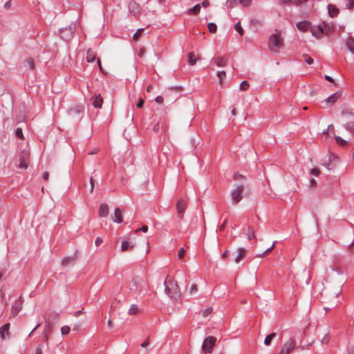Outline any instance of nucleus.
<instances>
[{"label":"nucleus","mask_w":354,"mask_h":354,"mask_svg":"<svg viewBox=\"0 0 354 354\" xmlns=\"http://www.w3.org/2000/svg\"><path fill=\"white\" fill-rule=\"evenodd\" d=\"M217 66H224L227 64V60L225 57H215L212 59Z\"/></svg>","instance_id":"obj_16"},{"label":"nucleus","mask_w":354,"mask_h":354,"mask_svg":"<svg viewBox=\"0 0 354 354\" xmlns=\"http://www.w3.org/2000/svg\"><path fill=\"white\" fill-rule=\"evenodd\" d=\"M185 249L183 248H181L179 251H178V257L179 258V259H181L184 257L185 256Z\"/></svg>","instance_id":"obj_44"},{"label":"nucleus","mask_w":354,"mask_h":354,"mask_svg":"<svg viewBox=\"0 0 354 354\" xmlns=\"http://www.w3.org/2000/svg\"><path fill=\"white\" fill-rule=\"evenodd\" d=\"M139 311L138 307L136 304H132L129 309V314L131 315H136Z\"/></svg>","instance_id":"obj_28"},{"label":"nucleus","mask_w":354,"mask_h":354,"mask_svg":"<svg viewBox=\"0 0 354 354\" xmlns=\"http://www.w3.org/2000/svg\"><path fill=\"white\" fill-rule=\"evenodd\" d=\"M115 223H120L123 221L122 213L120 208H115L114 214L111 216Z\"/></svg>","instance_id":"obj_11"},{"label":"nucleus","mask_w":354,"mask_h":354,"mask_svg":"<svg viewBox=\"0 0 354 354\" xmlns=\"http://www.w3.org/2000/svg\"><path fill=\"white\" fill-rule=\"evenodd\" d=\"M208 30L211 33H215L217 30V26L214 23H209L207 25Z\"/></svg>","instance_id":"obj_31"},{"label":"nucleus","mask_w":354,"mask_h":354,"mask_svg":"<svg viewBox=\"0 0 354 354\" xmlns=\"http://www.w3.org/2000/svg\"><path fill=\"white\" fill-rule=\"evenodd\" d=\"M295 347V341L289 339L283 346L279 354H288Z\"/></svg>","instance_id":"obj_8"},{"label":"nucleus","mask_w":354,"mask_h":354,"mask_svg":"<svg viewBox=\"0 0 354 354\" xmlns=\"http://www.w3.org/2000/svg\"><path fill=\"white\" fill-rule=\"evenodd\" d=\"M149 344V340H148V339H146V340H145V341L142 343L141 346H142V347H143V348H145V347H147Z\"/></svg>","instance_id":"obj_58"},{"label":"nucleus","mask_w":354,"mask_h":354,"mask_svg":"<svg viewBox=\"0 0 354 354\" xmlns=\"http://www.w3.org/2000/svg\"><path fill=\"white\" fill-rule=\"evenodd\" d=\"M24 64H25V67L29 68V69H31V70H33L34 68H35V63H34V61L32 59H28L26 60V62H24Z\"/></svg>","instance_id":"obj_29"},{"label":"nucleus","mask_w":354,"mask_h":354,"mask_svg":"<svg viewBox=\"0 0 354 354\" xmlns=\"http://www.w3.org/2000/svg\"><path fill=\"white\" fill-rule=\"evenodd\" d=\"M303 56H304L305 62L308 64L310 65L313 63V59H312L308 55L304 54Z\"/></svg>","instance_id":"obj_38"},{"label":"nucleus","mask_w":354,"mask_h":354,"mask_svg":"<svg viewBox=\"0 0 354 354\" xmlns=\"http://www.w3.org/2000/svg\"><path fill=\"white\" fill-rule=\"evenodd\" d=\"M275 246V242H274L272 245V246H270V248H268L266 252H264L261 255H260V257H263L267 252H270Z\"/></svg>","instance_id":"obj_50"},{"label":"nucleus","mask_w":354,"mask_h":354,"mask_svg":"<svg viewBox=\"0 0 354 354\" xmlns=\"http://www.w3.org/2000/svg\"><path fill=\"white\" fill-rule=\"evenodd\" d=\"M197 290H198V286L196 284L194 283L190 287L189 293L191 295H193V294L196 293L197 292Z\"/></svg>","instance_id":"obj_40"},{"label":"nucleus","mask_w":354,"mask_h":354,"mask_svg":"<svg viewBox=\"0 0 354 354\" xmlns=\"http://www.w3.org/2000/svg\"><path fill=\"white\" fill-rule=\"evenodd\" d=\"M109 214V207L106 204H101L99 207V215L101 217H106Z\"/></svg>","instance_id":"obj_15"},{"label":"nucleus","mask_w":354,"mask_h":354,"mask_svg":"<svg viewBox=\"0 0 354 354\" xmlns=\"http://www.w3.org/2000/svg\"><path fill=\"white\" fill-rule=\"evenodd\" d=\"M144 29L143 28H140L138 29L136 32L133 35V39L134 41H138L139 39V38L141 36V34L142 32H143Z\"/></svg>","instance_id":"obj_32"},{"label":"nucleus","mask_w":354,"mask_h":354,"mask_svg":"<svg viewBox=\"0 0 354 354\" xmlns=\"http://www.w3.org/2000/svg\"><path fill=\"white\" fill-rule=\"evenodd\" d=\"M246 254V250L244 248H239L237 250V256L236 257L234 261L236 263H239L243 258L245 257Z\"/></svg>","instance_id":"obj_13"},{"label":"nucleus","mask_w":354,"mask_h":354,"mask_svg":"<svg viewBox=\"0 0 354 354\" xmlns=\"http://www.w3.org/2000/svg\"><path fill=\"white\" fill-rule=\"evenodd\" d=\"M250 86L249 83L247 81H243L240 84V89L241 91H246Z\"/></svg>","instance_id":"obj_35"},{"label":"nucleus","mask_w":354,"mask_h":354,"mask_svg":"<svg viewBox=\"0 0 354 354\" xmlns=\"http://www.w3.org/2000/svg\"><path fill=\"white\" fill-rule=\"evenodd\" d=\"M16 135L18 138H23V132H22V129H20V128H18L17 130H16Z\"/></svg>","instance_id":"obj_48"},{"label":"nucleus","mask_w":354,"mask_h":354,"mask_svg":"<svg viewBox=\"0 0 354 354\" xmlns=\"http://www.w3.org/2000/svg\"><path fill=\"white\" fill-rule=\"evenodd\" d=\"M234 29L240 34V35L243 36L244 34V30L241 26V23L239 21L234 25Z\"/></svg>","instance_id":"obj_30"},{"label":"nucleus","mask_w":354,"mask_h":354,"mask_svg":"<svg viewBox=\"0 0 354 354\" xmlns=\"http://www.w3.org/2000/svg\"><path fill=\"white\" fill-rule=\"evenodd\" d=\"M138 7L137 4L133 2L131 3L129 5V10L131 12H134V9H136Z\"/></svg>","instance_id":"obj_49"},{"label":"nucleus","mask_w":354,"mask_h":354,"mask_svg":"<svg viewBox=\"0 0 354 354\" xmlns=\"http://www.w3.org/2000/svg\"><path fill=\"white\" fill-rule=\"evenodd\" d=\"M330 129H331L334 131V127H333V125H329L328 129H327V130L324 131L322 133L323 134L328 133V132L330 130Z\"/></svg>","instance_id":"obj_63"},{"label":"nucleus","mask_w":354,"mask_h":354,"mask_svg":"<svg viewBox=\"0 0 354 354\" xmlns=\"http://www.w3.org/2000/svg\"><path fill=\"white\" fill-rule=\"evenodd\" d=\"M145 103V100L143 98L140 97L136 104V106L139 109L142 108L143 106V104Z\"/></svg>","instance_id":"obj_47"},{"label":"nucleus","mask_w":354,"mask_h":354,"mask_svg":"<svg viewBox=\"0 0 354 354\" xmlns=\"http://www.w3.org/2000/svg\"><path fill=\"white\" fill-rule=\"evenodd\" d=\"M90 185H91V192H93L94 187V179L93 177L90 178Z\"/></svg>","instance_id":"obj_53"},{"label":"nucleus","mask_w":354,"mask_h":354,"mask_svg":"<svg viewBox=\"0 0 354 354\" xmlns=\"http://www.w3.org/2000/svg\"><path fill=\"white\" fill-rule=\"evenodd\" d=\"M82 313H84V309L75 312L74 316L75 317H78L80 315H81Z\"/></svg>","instance_id":"obj_61"},{"label":"nucleus","mask_w":354,"mask_h":354,"mask_svg":"<svg viewBox=\"0 0 354 354\" xmlns=\"http://www.w3.org/2000/svg\"><path fill=\"white\" fill-rule=\"evenodd\" d=\"M70 332V327L68 326H62L61 328V333L63 335L68 334Z\"/></svg>","instance_id":"obj_39"},{"label":"nucleus","mask_w":354,"mask_h":354,"mask_svg":"<svg viewBox=\"0 0 354 354\" xmlns=\"http://www.w3.org/2000/svg\"><path fill=\"white\" fill-rule=\"evenodd\" d=\"M336 142L339 145L341 146H345L347 144V142L339 136L336 137Z\"/></svg>","instance_id":"obj_37"},{"label":"nucleus","mask_w":354,"mask_h":354,"mask_svg":"<svg viewBox=\"0 0 354 354\" xmlns=\"http://www.w3.org/2000/svg\"><path fill=\"white\" fill-rule=\"evenodd\" d=\"M49 174L48 171H45L43 174V179L47 180L48 179Z\"/></svg>","instance_id":"obj_60"},{"label":"nucleus","mask_w":354,"mask_h":354,"mask_svg":"<svg viewBox=\"0 0 354 354\" xmlns=\"http://www.w3.org/2000/svg\"><path fill=\"white\" fill-rule=\"evenodd\" d=\"M277 334L275 333H272L269 335H267L264 340V344L266 346H270L271 344L272 340L274 337H275Z\"/></svg>","instance_id":"obj_26"},{"label":"nucleus","mask_w":354,"mask_h":354,"mask_svg":"<svg viewBox=\"0 0 354 354\" xmlns=\"http://www.w3.org/2000/svg\"><path fill=\"white\" fill-rule=\"evenodd\" d=\"M292 2V0H279V3L281 5L288 4Z\"/></svg>","instance_id":"obj_52"},{"label":"nucleus","mask_w":354,"mask_h":354,"mask_svg":"<svg viewBox=\"0 0 354 354\" xmlns=\"http://www.w3.org/2000/svg\"><path fill=\"white\" fill-rule=\"evenodd\" d=\"M10 324L7 323L0 328V336L2 340L6 339L10 337Z\"/></svg>","instance_id":"obj_10"},{"label":"nucleus","mask_w":354,"mask_h":354,"mask_svg":"<svg viewBox=\"0 0 354 354\" xmlns=\"http://www.w3.org/2000/svg\"><path fill=\"white\" fill-rule=\"evenodd\" d=\"M133 248V245L131 244L129 241H124L122 242L121 250L122 252H125L129 249L132 250Z\"/></svg>","instance_id":"obj_21"},{"label":"nucleus","mask_w":354,"mask_h":354,"mask_svg":"<svg viewBox=\"0 0 354 354\" xmlns=\"http://www.w3.org/2000/svg\"><path fill=\"white\" fill-rule=\"evenodd\" d=\"M324 78L327 81H329L330 82H334V80L329 75H325Z\"/></svg>","instance_id":"obj_62"},{"label":"nucleus","mask_w":354,"mask_h":354,"mask_svg":"<svg viewBox=\"0 0 354 354\" xmlns=\"http://www.w3.org/2000/svg\"><path fill=\"white\" fill-rule=\"evenodd\" d=\"M310 174L315 176H318L321 174V171L318 168H313L310 170Z\"/></svg>","instance_id":"obj_42"},{"label":"nucleus","mask_w":354,"mask_h":354,"mask_svg":"<svg viewBox=\"0 0 354 354\" xmlns=\"http://www.w3.org/2000/svg\"><path fill=\"white\" fill-rule=\"evenodd\" d=\"M332 270L337 272V273L339 274H342V268H340L339 266H338L337 264H334L332 267Z\"/></svg>","instance_id":"obj_41"},{"label":"nucleus","mask_w":354,"mask_h":354,"mask_svg":"<svg viewBox=\"0 0 354 354\" xmlns=\"http://www.w3.org/2000/svg\"><path fill=\"white\" fill-rule=\"evenodd\" d=\"M198 60V58L194 53H189L187 55V62L189 65H194Z\"/></svg>","instance_id":"obj_19"},{"label":"nucleus","mask_w":354,"mask_h":354,"mask_svg":"<svg viewBox=\"0 0 354 354\" xmlns=\"http://www.w3.org/2000/svg\"><path fill=\"white\" fill-rule=\"evenodd\" d=\"M156 104L160 106V107L158 109L160 113H165V110L162 107L164 104V97L162 96L159 95L156 97Z\"/></svg>","instance_id":"obj_22"},{"label":"nucleus","mask_w":354,"mask_h":354,"mask_svg":"<svg viewBox=\"0 0 354 354\" xmlns=\"http://www.w3.org/2000/svg\"><path fill=\"white\" fill-rule=\"evenodd\" d=\"M164 285L165 292L171 299L175 301H179L182 299L183 293L174 278L167 276Z\"/></svg>","instance_id":"obj_1"},{"label":"nucleus","mask_w":354,"mask_h":354,"mask_svg":"<svg viewBox=\"0 0 354 354\" xmlns=\"http://www.w3.org/2000/svg\"><path fill=\"white\" fill-rule=\"evenodd\" d=\"M233 178L234 180H241L245 179V177L239 172H236L233 175Z\"/></svg>","instance_id":"obj_34"},{"label":"nucleus","mask_w":354,"mask_h":354,"mask_svg":"<svg viewBox=\"0 0 354 354\" xmlns=\"http://www.w3.org/2000/svg\"><path fill=\"white\" fill-rule=\"evenodd\" d=\"M212 312H213V308L207 307L205 309L201 310L199 311V314L201 315L203 317H206L208 315H209Z\"/></svg>","instance_id":"obj_24"},{"label":"nucleus","mask_w":354,"mask_h":354,"mask_svg":"<svg viewBox=\"0 0 354 354\" xmlns=\"http://www.w3.org/2000/svg\"><path fill=\"white\" fill-rule=\"evenodd\" d=\"M217 76L219 78V83L222 84L223 80L225 77V72L222 71L217 73Z\"/></svg>","instance_id":"obj_33"},{"label":"nucleus","mask_w":354,"mask_h":354,"mask_svg":"<svg viewBox=\"0 0 354 354\" xmlns=\"http://www.w3.org/2000/svg\"><path fill=\"white\" fill-rule=\"evenodd\" d=\"M30 160V153L27 150H22L19 155V168L26 169L28 167Z\"/></svg>","instance_id":"obj_3"},{"label":"nucleus","mask_w":354,"mask_h":354,"mask_svg":"<svg viewBox=\"0 0 354 354\" xmlns=\"http://www.w3.org/2000/svg\"><path fill=\"white\" fill-rule=\"evenodd\" d=\"M200 10H201V5L196 4L193 8L189 9L187 11V13L189 15H197L198 13L200 12Z\"/></svg>","instance_id":"obj_27"},{"label":"nucleus","mask_w":354,"mask_h":354,"mask_svg":"<svg viewBox=\"0 0 354 354\" xmlns=\"http://www.w3.org/2000/svg\"><path fill=\"white\" fill-rule=\"evenodd\" d=\"M202 6L204 7V8H207L209 6V2L208 0H205L203 1L202 3Z\"/></svg>","instance_id":"obj_57"},{"label":"nucleus","mask_w":354,"mask_h":354,"mask_svg":"<svg viewBox=\"0 0 354 354\" xmlns=\"http://www.w3.org/2000/svg\"><path fill=\"white\" fill-rule=\"evenodd\" d=\"M283 46V39L281 33L275 30V33L271 35L268 39V47L272 52L278 53Z\"/></svg>","instance_id":"obj_2"},{"label":"nucleus","mask_w":354,"mask_h":354,"mask_svg":"<svg viewBox=\"0 0 354 354\" xmlns=\"http://www.w3.org/2000/svg\"><path fill=\"white\" fill-rule=\"evenodd\" d=\"M86 59V62L88 63H91L95 61V54L91 49H88L87 50Z\"/></svg>","instance_id":"obj_18"},{"label":"nucleus","mask_w":354,"mask_h":354,"mask_svg":"<svg viewBox=\"0 0 354 354\" xmlns=\"http://www.w3.org/2000/svg\"><path fill=\"white\" fill-rule=\"evenodd\" d=\"M309 26V24L307 21H300L297 24V28L302 32H306Z\"/></svg>","instance_id":"obj_20"},{"label":"nucleus","mask_w":354,"mask_h":354,"mask_svg":"<svg viewBox=\"0 0 354 354\" xmlns=\"http://www.w3.org/2000/svg\"><path fill=\"white\" fill-rule=\"evenodd\" d=\"M316 183H316V180H315V179H313H313H311V180H310V187H314V186H315V185H316Z\"/></svg>","instance_id":"obj_64"},{"label":"nucleus","mask_w":354,"mask_h":354,"mask_svg":"<svg viewBox=\"0 0 354 354\" xmlns=\"http://www.w3.org/2000/svg\"><path fill=\"white\" fill-rule=\"evenodd\" d=\"M348 3L346 4L347 9H353L354 8V0H347Z\"/></svg>","instance_id":"obj_46"},{"label":"nucleus","mask_w":354,"mask_h":354,"mask_svg":"<svg viewBox=\"0 0 354 354\" xmlns=\"http://www.w3.org/2000/svg\"><path fill=\"white\" fill-rule=\"evenodd\" d=\"M178 216L180 220L183 218L184 213L187 207V201L184 198L179 199L176 204Z\"/></svg>","instance_id":"obj_6"},{"label":"nucleus","mask_w":354,"mask_h":354,"mask_svg":"<svg viewBox=\"0 0 354 354\" xmlns=\"http://www.w3.org/2000/svg\"><path fill=\"white\" fill-rule=\"evenodd\" d=\"M103 103V98L100 94L97 95L93 101V105L95 108L100 109L102 107Z\"/></svg>","instance_id":"obj_14"},{"label":"nucleus","mask_w":354,"mask_h":354,"mask_svg":"<svg viewBox=\"0 0 354 354\" xmlns=\"http://www.w3.org/2000/svg\"><path fill=\"white\" fill-rule=\"evenodd\" d=\"M60 35L62 39L68 40L73 37V29L72 27L65 28L60 30Z\"/></svg>","instance_id":"obj_9"},{"label":"nucleus","mask_w":354,"mask_h":354,"mask_svg":"<svg viewBox=\"0 0 354 354\" xmlns=\"http://www.w3.org/2000/svg\"><path fill=\"white\" fill-rule=\"evenodd\" d=\"M342 93L338 91L330 95L326 100V103L333 104L341 97Z\"/></svg>","instance_id":"obj_12"},{"label":"nucleus","mask_w":354,"mask_h":354,"mask_svg":"<svg viewBox=\"0 0 354 354\" xmlns=\"http://www.w3.org/2000/svg\"><path fill=\"white\" fill-rule=\"evenodd\" d=\"M71 261H71V259H69V258H66V259H64L63 260V261H62V264H63V265H68V264L71 263Z\"/></svg>","instance_id":"obj_54"},{"label":"nucleus","mask_w":354,"mask_h":354,"mask_svg":"<svg viewBox=\"0 0 354 354\" xmlns=\"http://www.w3.org/2000/svg\"><path fill=\"white\" fill-rule=\"evenodd\" d=\"M346 128L347 130L354 133V122H348L346 124Z\"/></svg>","instance_id":"obj_36"},{"label":"nucleus","mask_w":354,"mask_h":354,"mask_svg":"<svg viewBox=\"0 0 354 354\" xmlns=\"http://www.w3.org/2000/svg\"><path fill=\"white\" fill-rule=\"evenodd\" d=\"M243 191L244 186L243 185H239L231 192L233 204L236 205L242 200Z\"/></svg>","instance_id":"obj_4"},{"label":"nucleus","mask_w":354,"mask_h":354,"mask_svg":"<svg viewBox=\"0 0 354 354\" xmlns=\"http://www.w3.org/2000/svg\"><path fill=\"white\" fill-rule=\"evenodd\" d=\"M102 243V239L100 237H97L95 241V245L99 246Z\"/></svg>","instance_id":"obj_51"},{"label":"nucleus","mask_w":354,"mask_h":354,"mask_svg":"<svg viewBox=\"0 0 354 354\" xmlns=\"http://www.w3.org/2000/svg\"><path fill=\"white\" fill-rule=\"evenodd\" d=\"M148 230V226L147 225H143L142 227L137 229L134 231V233L136 234L138 231H141L142 232H147Z\"/></svg>","instance_id":"obj_45"},{"label":"nucleus","mask_w":354,"mask_h":354,"mask_svg":"<svg viewBox=\"0 0 354 354\" xmlns=\"http://www.w3.org/2000/svg\"><path fill=\"white\" fill-rule=\"evenodd\" d=\"M252 0H239V3L244 7H247L250 6Z\"/></svg>","instance_id":"obj_43"},{"label":"nucleus","mask_w":354,"mask_h":354,"mask_svg":"<svg viewBox=\"0 0 354 354\" xmlns=\"http://www.w3.org/2000/svg\"><path fill=\"white\" fill-rule=\"evenodd\" d=\"M35 354H42V349L41 346H38L35 349Z\"/></svg>","instance_id":"obj_56"},{"label":"nucleus","mask_w":354,"mask_h":354,"mask_svg":"<svg viewBox=\"0 0 354 354\" xmlns=\"http://www.w3.org/2000/svg\"><path fill=\"white\" fill-rule=\"evenodd\" d=\"M256 236H255V232L254 230H251V234L250 236H248V239L249 240L252 239H255Z\"/></svg>","instance_id":"obj_55"},{"label":"nucleus","mask_w":354,"mask_h":354,"mask_svg":"<svg viewBox=\"0 0 354 354\" xmlns=\"http://www.w3.org/2000/svg\"><path fill=\"white\" fill-rule=\"evenodd\" d=\"M230 252L228 250H226L222 254V257L223 259L227 258L229 256Z\"/></svg>","instance_id":"obj_59"},{"label":"nucleus","mask_w":354,"mask_h":354,"mask_svg":"<svg viewBox=\"0 0 354 354\" xmlns=\"http://www.w3.org/2000/svg\"><path fill=\"white\" fill-rule=\"evenodd\" d=\"M330 340V335L329 331L327 330V331L324 332L321 342H322V344L326 345L329 343Z\"/></svg>","instance_id":"obj_23"},{"label":"nucleus","mask_w":354,"mask_h":354,"mask_svg":"<svg viewBox=\"0 0 354 354\" xmlns=\"http://www.w3.org/2000/svg\"><path fill=\"white\" fill-rule=\"evenodd\" d=\"M328 14L331 17L337 16L339 13V10L333 5L329 4L328 6Z\"/></svg>","instance_id":"obj_17"},{"label":"nucleus","mask_w":354,"mask_h":354,"mask_svg":"<svg viewBox=\"0 0 354 354\" xmlns=\"http://www.w3.org/2000/svg\"><path fill=\"white\" fill-rule=\"evenodd\" d=\"M24 299L20 297L17 301H15L12 305L11 316H16L22 309Z\"/></svg>","instance_id":"obj_7"},{"label":"nucleus","mask_w":354,"mask_h":354,"mask_svg":"<svg viewBox=\"0 0 354 354\" xmlns=\"http://www.w3.org/2000/svg\"><path fill=\"white\" fill-rule=\"evenodd\" d=\"M216 342V338L214 336H208L207 337L203 344V351L205 353H210L212 352V350L215 346Z\"/></svg>","instance_id":"obj_5"},{"label":"nucleus","mask_w":354,"mask_h":354,"mask_svg":"<svg viewBox=\"0 0 354 354\" xmlns=\"http://www.w3.org/2000/svg\"><path fill=\"white\" fill-rule=\"evenodd\" d=\"M346 46L348 49L353 53H354V39L349 37L346 40Z\"/></svg>","instance_id":"obj_25"}]
</instances>
